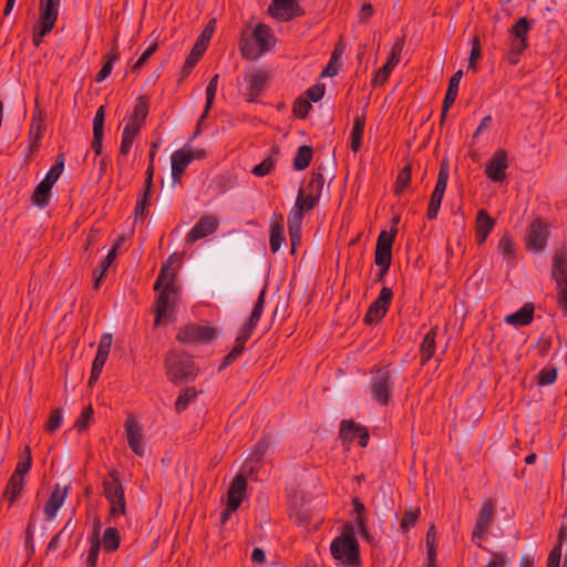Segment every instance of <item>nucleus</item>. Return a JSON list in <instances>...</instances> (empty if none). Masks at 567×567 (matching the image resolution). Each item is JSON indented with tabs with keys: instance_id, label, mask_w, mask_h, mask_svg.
I'll return each mask as SVG.
<instances>
[{
	"instance_id": "obj_36",
	"label": "nucleus",
	"mask_w": 567,
	"mask_h": 567,
	"mask_svg": "<svg viewBox=\"0 0 567 567\" xmlns=\"http://www.w3.org/2000/svg\"><path fill=\"white\" fill-rule=\"evenodd\" d=\"M53 186L41 181L32 195V203L39 208H44L50 203V193Z\"/></svg>"
},
{
	"instance_id": "obj_11",
	"label": "nucleus",
	"mask_w": 567,
	"mask_h": 567,
	"mask_svg": "<svg viewBox=\"0 0 567 567\" xmlns=\"http://www.w3.org/2000/svg\"><path fill=\"white\" fill-rule=\"evenodd\" d=\"M508 168V154L505 150H497L487 161L484 173L486 177L495 183H502L506 179V171Z\"/></svg>"
},
{
	"instance_id": "obj_62",
	"label": "nucleus",
	"mask_w": 567,
	"mask_h": 567,
	"mask_svg": "<svg viewBox=\"0 0 567 567\" xmlns=\"http://www.w3.org/2000/svg\"><path fill=\"white\" fill-rule=\"evenodd\" d=\"M244 348H245V343L236 340L235 347L225 357L223 367H227L230 362H233L244 351Z\"/></svg>"
},
{
	"instance_id": "obj_45",
	"label": "nucleus",
	"mask_w": 567,
	"mask_h": 567,
	"mask_svg": "<svg viewBox=\"0 0 567 567\" xmlns=\"http://www.w3.org/2000/svg\"><path fill=\"white\" fill-rule=\"evenodd\" d=\"M63 168H64V157H63V155H60L58 157L55 165H53L49 169V172L47 173L45 177L42 181L50 184L51 186H53L58 182L60 175L62 174Z\"/></svg>"
},
{
	"instance_id": "obj_46",
	"label": "nucleus",
	"mask_w": 567,
	"mask_h": 567,
	"mask_svg": "<svg viewBox=\"0 0 567 567\" xmlns=\"http://www.w3.org/2000/svg\"><path fill=\"white\" fill-rule=\"evenodd\" d=\"M411 181V168L409 166L403 167L396 177L395 193L401 194L410 184Z\"/></svg>"
},
{
	"instance_id": "obj_24",
	"label": "nucleus",
	"mask_w": 567,
	"mask_h": 567,
	"mask_svg": "<svg viewBox=\"0 0 567 567\" xmlns=\"http://www.w3.org/2000/svg\"><path fill=\"white\" fill-rule=\"evenodd\" d=\"M551 277L557 288L567 290V251L559 250L553 259Z\"/></svg>"
},
{
	"instance_id": "obj_21",
	"label": "nucleus",
	"mask_w": 567,
	"mask_h": 567,
	"mask_svg": "<svg viewBox=\"0 0 567 567\" xmlns=\"http://www.w3.org/2000/svg\"><path fill=\"white\" fill-rule=\"evenodd\" d=\"M404 43L402 40H398L391 48V54L386 60V63L378 70L374 82L378 84L384 83L390 76L391 72L399 64L401 54L403 51Z\"/></svg>"
},
{
	"instance_id": "obj_8",
	"label": "nucleus",
	"mask_w": 567,
	"mask_h": 567,
	"mask_svg": "<svg viewBox=\"0 0 567 567\" xmlns=\"http://www.w3.org/2000/svg\"><path fill=\"white\" fill-rule=\"evenodd\" d=\"M216 329L209 326L189 324L181 329L177 340L182 343H209L216 339Z\"/></svg>"
},
{
	"instance_id": "obj_61",
	"label": "nucleus",
	"mask_w": 567,
	"mask_h": 567,
	"mask_svg": "<svg viewBox=\"0 0 567 567\" xmlns=\"http://www.w3.org/2000/svg\"><path fill=\"white\" fill-rule=\"evenodd\" d=\"M92 414H93L92 408L91 406L85 408L83 410V412L81 413V415L79 416V419L76 420L75 427L79 431L84 430L86 427L89 421L91 420Z\"/></svg>"
},
{
	"instance_id": "obj_6",
	"label": "nucleus",
	"mask_w": 567,
	"mask_h": 567,
	"mask_svg": "<svg viewBox=\"0 0 567 567\" xmlns=\"http://www.w3.org/2000/svg\"><path fill=\"white\" fill-rule=\"evenodd\" d=\"M396 229L382 230L379 234L375 247L374 261L380 267L379 279H381L389 270L392 261V245L395 239Z\"/></svg>"
},
{
	"instance_id": "obj_9",
	"label": "nucleus",
	"mask_w": 567,
	"mask_h": 567,
	"mask_svg": "<svg viewBox=\"0 0 567 567\" xmlns=\"http://www.w3.org/2000/svg\"><path fill=\"white\" fill-rule=\"evenodd\" d=\"M124 432L132 452L137 456H144V426L134 416H128L124 422Z\"/></svg>"
},
{
	"instance_id": "obj_32",
	"label": "nucleus",
	"mask_w": 567,
	"mask_h": 567,
	"mask_svg": "<svg viewBox=\"0 0 567 567\" xmlns=\"http://www.w3.org/2000/svg\"><path fill=\"white\" fill-rule=\"evenodd\" d=\"M567 542V526H561L558 534V544L550 550L547 567H560L563 544Z\"/></svg>"
},
{
	"instance_id": "obj_41",
	"label": "nucleus",
	"mask_w": 567,
	"mask_h": 567,
	"mask_svg": "<svg viewBox=\"0 0 567 567\" xmlns=\"http://www.w3.org/2000/svg\"><path fill=\"white\" fill-rule=\"evenodd\" d=\"M218 79H219V75L215 74L210 79L209 83L206 86V91H205V94H206V105H205L204 113L202 114L199 121H203L207 116L208 111L212 107V104L214 102V99H215L216 92H217Z\"/></svg>"
},
{
	"instance_id": "obj_55",
	"label": "nucleus",
	"mask_w": 567,
	"mask_h": 567,
	"mask_svg": "<svg viewBox=\"0 0 567 567\" xmlns=\"http://www.w3.org/2000/svg\"><path fill=\"white\" fill-rule=\"evenodd\" d=\"M148 192L150 190L145 189L143 197L136 203V206H135L136 218L143 219L147 213V208L150 206Z\"/></svg>"
},
{
	"instance_id": "obj_5",
	"label": "nucleus",
	"mask_w": 567,
	"mask_h": 567,
	"mask_svg": "<svg viewBox=\"0 0 567 567\" xmlns=\"http://www.w3.org/2000/svg\"><path fill=\"white\" fill-rule=\"evenodd\" d=\"M32 458L30 447H25V457L18 462L10 480L3 492V498L8 501L9 505H12L17 498L21 495L23 487L27 483L28 473L31 468Z\"/></svg>"
},
{
	"instance_id": "obj_28",
	"label": "nucleus",
	"mask_w": 567,
	"mask_h": 567,
	"mask_svg": "<svg viewBox=\"0 0 567 567\" xmlns=\"http://www.w3.org/2000/svg\"><path fill=\"white\" fill-rule=\"evenodd\" d=\"M303 213L299 208H291L288 215V231L290 236L291 250L295 251L301 241V226Z\"/></svg>"
},
{
	"instance_id": "obj_20",
	"label": "nucleus",
	"mask_w": 567,
	"mask_h": 567,
	"mask_svg": "<svg viewBox=\"0 0 567 567\" xmlns=\"http://www.w3.org/2000/svg\"><path fill=\"white\" fill-rule=\"evenodd\" d=\"M493 514H494L493 503L491 501L484 503V505L482 506V508L478 513L475 528L472 534L473 542L476 543L478 546H481V540L483 539L485 533L487 532V529L491 525Z\"/></svg>"
},
{
	"instance_id": "obj_64",
	"label": "nucleus",
	"mask_w": 567,
	"mask_h": 567,
	"mask_svg": "<svg viewBox=\"0 0 567 567\" xmlns=\"http://www.w3.org/2000/svg\"><path fill=\"white\" fill-rule=\"evenodd\" d=\"M142 125L143 124L127 120V123L125 124L123 130V135L136 137L141 131Z\"/></svg>"
},
{
	"instance_id": "obj_37",
	"label": "nucleus",
	"mask_w": 567,
	"mask_h": 567,
	"mask_svg": "<svg viewBox=\"0 0 567 567\" xmlns=\"http://www.w3.org/2000/svg\"><path fill=\"white\" fill-rule=\"evenodd\" d=\"M285 243H286V237L284 234V226L277 220H271L270 238H269L271 251L277 252Z\"/></svg>"
},
{
	"instance_id": "obj_23",
	"label": "nucleus",
	"mask_w": 567,
	"mask_h": 567,
	"mask_svg": "<svg viewBox=\"0 0 567 567\" xmlns=\"http://www.w3.org/2000/svg\"><path fill=\"white\" fill-rule=\"evenodd\" d=\"M172 161V178L174 183L181 181V177L188 165L192 163L190 147L184 146L175 151L171 157Z\"/></svg>"
},
{
	"instance_id": "obj_56",
	"label": "nucleus",
	"mask_w": 567,
	"mask_h": 567,
	"mask_svg": "<svg viewBox=\"0 0 567 567\" xmlns=\"http://www.w3.org/2000/svg\"><path fill=\"white\" fill-rule=\"evenodd\" d=\"M100 549H101L100 539L92 540L91 547L89 549L87 557H86L89 567L96 566Z\"/></svg>"
},
{
	"instance_id": "obj_31",
	"label": "nucleus",
	"mask_w": 567,
	"mask_h": 567,
	"mask_svg": "<svg viewBox=\"0 0 567 567\" xmlns=\"http://www.w3.org/2000/svg\"><path fill=\"white\" fill-rule=\"evenodd\" d=\"M463 76L462 71L455 72L450 79L449 87L444 97L442 120H444L447 110L455 102L458 93L460 83Z\"/></svg>"
},
{
	"instance_id": "obj_17",
	"label": "nucleus",
	"mask_w": 567,
	"mask_h": 567,
	"mask_svg": "<svg viewBox=\"0 0 567 567\" xmlns=\"http://www.w3.org/2000/svg\"><path fill=\"white\" fill-rule=\"evenodd\" d=\"M340 437L344 443L358 441L359 445L362 447H365L369 443V433L367 429L352 421L341 422Z\"/></svg>"
},
{
	"instance_id": "obj_25",
	"label": "nucleus",
	"mask_w": 567,
	"mask_h": 567,
	"mask_svg": "<svg viewBox=\"0 0 567 567\" xmlns=\"http://www.w3.org/2000/svg\"><path fill=\"white\" fill-rule=\"evenodd\" d=\"M217 228V221L213 216L202 217L195 226L187 234L186 241L188 244L195 243L196 240L204 238Z\"/></svg>"
},
{
	"instance_id": "obj_22",
	"label": "nucleus",
	"mask_w": 567,
	"mask_h": 567,
	"mask_svg": "<svg viewBox=\"0 0 567 567\" xmlns=\"http://www.w3.org/2000/svg\"><path fill=\"white\" fill-rule=\"evenodd\" d=\"M309 187L311 188V192H307V189H300L298 193V196L296 198L293 208H299L301 213L311 210L317 202H318V195L313 193L315 188H321L322 187V179L320 176L312 178L309 183Z\"/></svg>"
},
{
	"instance_id": "obj_3",
	"label": "nucleus",
	"mask_w": 567,
	"mask_h": 567,
	"mask_svg": "<svg viewBox=\"0 0 567 567\" xmlns=\"http://www.w3.org/2000/svg\"><path fill=\"white\" fill-rule=\"evenodd\" d=\"M276 44V37L267 24L258 23L252 31L241 32L239 49L241 55L248 60H257Z\"/></svg>"
},
{
	"instance_id": "obj_14",
	"label": "nucleus",
	"mask_w": 567,
	"mask_h": 567,
	"mask_svg": "<svg viewBox=\"0 0 567 567\" xmlns=\"http://www.w3.org/2000/svg\"><path fill=\"white\" fill-rule=\"evenodd\" d=\"M548 234V228L543 221L535 220L532 223L526 237L527 250L534 254L544 250L547 244Z\"/></svg>"
},
{
	"instance_id": "obj_38",
	"label": "nucleus",
	"mask_w": 567,
	"mask_h": 567,
	"mask_svg": "<svg viewBox=\"0 0 567 567\" xmlns=\"http://www.w3.org/2000/svg\"><path fill=\"white\" fill-rule=\"evenodd\" d=\"M497 250L502 255L503 259L506 260L507 262L512 261L515 258L516 245L508 234H504L501 237Z\"/></svg>"
},
{
	"instance_id": "obj_27",
	"label": "nucleus",
	"mask_w": 567,
	"mask_h": 567,
	"mask_svg": "<svg viewBox=\"0 0 567 567\" xmlns=\"http://www.w3.org/2000/svg\"><path fill=\"white\" fill-rule=\"evenodd\" d=\"M495 227V219L485 209L478 210L475 220V234L478 245H483Z\"/></svg>"
},
{
	"instance_id": "obj_13",
	"label": "nucleus",
	"mask_w": 567,
	"mask_h": 567,
	"mask_svg": "<svg viewBox=\"0 0 567 567\" xmlns=\"http://www.w3.org/2000/svg\"><path fill=\"white\" fill-rule=\"evenodd\" d=\"M449 181V171L446 167H441L437 176V181L434 190L431 195L430 203L427 206L426 216L429 219H435L437 217Z\"/></svg>"
},
{
	"instance_id": "obj_48",
	"label": "nucleus",
	"mask_w": 567,
	"mask_h": 567,
	"mask_svg": "<svg viewBox=\"0 0 567 567\" xmlns=\"http://www.w3.org/2000/svg\"><path fill=\"white\" fill-rule=\"evenodd\" d=\"M275 168V162L272 158L267 157L261 163L256 165L251 173L258 177L268 175Z\"/></svg>"
},
{
	"instance_id": "obj_50",
	"label": "nucleus",
	"mask_w": 567,
	"mask_h": 567,
	"mask_svg": "<svg viewBox=\"0 0 567 567\" xmlns=\"http://www.w3.org/2000/svg\"><path fill=\"white\" fill-rule=\"evenodd\" d=\"M105 109L100 106L93 117V135H103Z\"/></svg>"
},
{
	"instance_id": "obj_19",
	"label": "nucleus",
	"mask_w": 567,
	"mask_h": 567,
	"mask_svg": "<svg viewBox=\"0 0 567 567\" xmlns=\"http://www.w3.org/2000/svg\"><path fill=\"white\" fill-rule=\"evenodd\" d=\"M392 383L386 371H378L372 379V399L381 404H386L391 395Z\"/></svg>"
},
{
	"instance_id": "obj_63",
	"label": "nucleus",
	"mask_w": 567,
	"mask_h": 567,
	"mask_svg": "<svg viewBox=\"0 0 567 567\" xmlns=\"http://www.w3.org/2000/svg\"><path fill=\"white\" fill-rule=\"evenodd\" d=\"M480 56H481V45H480L478 40L475 39L473 41V45H472L471 54H470V61H468L470 69L476 70L475 61L477 59H480Z\"/></svg>"
},
{
	"instance_id": "obj_4",
	"label": "nucleus",
	"mask_w": 567,
	"mask_h": 567,
	"mask_svg": "<svg viewBox=\"0 0 567 567\" xmlns=\"http://www.w3.org/2000/svg\"><path fill=\"white\" fill-rule=\"evenodd\" d=\"M103 495L110 505V519L126 514L125 489L116 470L110 471L103 478Z\"/></svg>"
},
{
	"instance_id": "obj_42",
	"label": "nucleus",
	"mask_w": 567,
	"mask_h": 567,
	"mask_svg": "<svg viewBox=\"0 0 567 567\" xmlns=\"http://www.w3.org/2000/svg\"><path fill=\"white\" fill-rule=\"evenodd\" d=\"M198 395V392L194 388H187L178 395L175 402V410L179 413L188 408Z\"/></svg>"
},
{
	"instance_id": "obj_35",
	"label": "nucleus",
	"mask_w": 567,
	"mask_h": 567,
	"mask_svg": "<svg viewBox=\"0 0 567 567\" xmlns=\"http://www.w3.org/2000/svg\"><path fill=\"white\" fill-rule=\"evenodd\" d=\"M364 126H365L364 115H357L353 121V128L351 131V136H350V140H351L350 147L354 153H357L361 148Z\"/></svg>"
},
{
	"instance_id": "obj_10",
	"label": "nucleus",
	"mask_w": 567,
	"mask_h": 567,
	"mask_svg": "<svg viewBox=\"0 0 567 567\" xmlns=\"http://www.w3.org/2000/svg\"><path fill=\"white\" fill-rule=\"evenodd\" d=\"M71 485L70 484H60L56 483L49 498L43 505V514L47 520L52 522L56 518L59 511L65 503V499L70 493Z\"/></svg>"
},
{
	"instance_id": "obj_49",
	"label": "nucleus",
	"mask_w": 567,
	"mask_h": 567,
	"mask_svg": "<svg viewBox=\"0 0 567 567\" xmlns=\"http://www.w3.org/2000/svg\"><path fill=\"white\" fill-rule=\"evenodd\" d=\"M264 305H265V290H262L260 292V295L254 306L251 315L248 319L249 322L257 326V323L262 315V311H264Z\"/></svg>"
},
{
	"instance_id": "obj_54",
	"label": "nucleus",
	"mask_w": 567,
	"mask_h": 567,
	"mask_svg": "<svg viewBox=\"0 0 567 567\" xmlns=\"http://www.w3.org/2000/svg\"><path fill=\"white\" fill-rule=\"evenodd\" d=\"M147 115V106L140 102L134 106L133 113L128 120L143 124Z\"/></svg>"
},
{
	"instance_id": "obj_12",
	"label": "nucleus",
	"mask_w": 567,
	"mask_h": 567,
	"mask_svg": "<svg viewBox=\"0 0 567 567\" xmlns=\"http://www.w3.org/2000/svg\"><path fill=\"white\" fill-rule=\"evenodd\" d=\"M247 482L243 475H237L228 489L226 509L221 514V522L225 523L231 513L236 512L246 494Z\"/></svg>"
},
{
	"instance_id": "obj_57",
	"label": "nucleus",
	"mask_w": 567,
	"mask_h": 567,
	"mask_svg": "<svg viewBox=\"0 0 567 567\" xmlns=\"http://www.w3.org/2000/svg\"><path fill=\"white\" fill-rule=\"evenodd\" d=\"M419 517V511H410L406 512L401 520V528L403 532H408L411 527L414 526L416 519Z\"/></svg>"
},
{
	"instance_id": "obj_30",
	"label": "nucleus",
	"mask_w": 567,
	"mask_h": 567,
	"mask_svg": "<svg viewBox=\"0 0 567 567\" xmlns=\"http://www.w3.org/2000/svg\"><path fill=\"white\" fill-rule=\"evenodd\" d=\"M534 311L535 308L533 303H525L514 313L507 315L504 318V321L515 328L525 327L532 323L534 319Z\"/></svg>"
},
{
	"instance_id": "obj_29",
	"label": "nucleus",
	"mask_w": 567,
	"mask_h": 567,
	"mask_svg": "<svg viewBox=\"0 0 567 567\" xmlns=\"http://www.w3.org/2000/svg\"><path fill=\"white\" fill-rule=\"evenodd\" d=\"M244 81L246 83L247 95L249 99H254L264 89L267 75L261 70H251L245 73Z\"/></svg>"
},
{
	"instance_id": "obj_53",
	"label": "nucleus",
	"mask_w": 567,
	"mask_h": 567,
	"mask_svg": "<svg viewBox=\"0 0 567 567\" xmlns=\"http://www.w3.org/2000/svg\"><path fill=\"white\" fill-rule=\"evenodd\" d=\"M557 371L555 368H544L539 372V384L549 385L556 381Z\"/></svg>"
},
{
	"instance_id": "obj_33",
	"label": "nucleus",
	"mask_w": 567,
	"mask_h": 567,
	"mask_svg": "<svg viewBox=\"0 0 567 567\" xmlns=\"http://www.w3.org/2000/svg\"><path fill=\"white\" fill-rule=\"evenodd\" d=\"M44 132V120L42 114L35 113L32 116L29 131L30 147L37 148Z\"/></svg>"
},
{
	"instance_id": "obj_51",
	"label": "nucleus",
	"mask_w": 567,
	"mask_h": 567,
	"mask_svg": "<svg viewBox=\"0 0 567 567\" xmlns=\"http://www.w3.org/2000/svg\"><path fill=\"white\" fill-rule=\"evenodd\" d=\"M63 421L62 411L60 409H54L45 424V430L48 432H53L58 430Z\"/></svg>"
},
{
	"instance_id": "obj_44",
	"label": "nucleus",
	"mask_w": 567,
	"mask_h": 567,
	"mask_svg": "<svg viewBox=\"0 0 567 567\" xmlns=\"http://www.w3.org/2000/svg\"><path fill=\"white\" fill-rule=\"evenodd\" d=\"M121 241H118L117 244H115L111 250L109 251L106 258L101 262V270H100V274L97 276H95V282H94V288L97 289L99 286H100V282L101 280L103 279L107 268L111 266V264L114 261L115 257H116V250L120 246Z\"/></svg>"
},
{
	"instance_id": "obj_52",
	"label": "nucleus",
	"mask_w": 567,
	"mask_h": 567,
	"mask_svg": "<svg viewBox=\"0 0 567 567\" xmlns=\"http://www.w3.org/2000/svg\"><path fill=\"white\" fill-rule=\"evenodd\" d=\"M310 109V101L308 99L299 97L293 104V114L302 118L307 116Z\"/></svg>"
},
{
	"instance_id": "obj_59",
	"label": "nucleus",
	"mask_w": 567,
	"mask_h": 567,
	"mask_svg": "<svg viewBox=\"0 0 567 567\" xmlns=\"http://www.w3.org/2000/svg\"><path fill=\"white\" fill-rule=\"evenodd\" d=\"M307 97L311 102H318L322 99L324 94V86L321 84H316L311 87H309L306 92Z\"/></svg>"
},
{
	"instance_id": "obj_43",
	"label": "nucleus",
	"mask_w": 567,
	"mask_h": 567,
	"mask_svg": "<svg viewBox=\"0 0 567 567\" xmlns=\"http://www.w3.org/2000/svg\"><path fill=\"white\" fill-rule=\"evenodd\" d=\"M489 554L488 560L484 567H511V560L506 553L487 550Z\"/></svg>"
},
{
	"instance_id": "obj_47",
	"label": "nucleus",
	"mask_w": 567,
	"mask_h": 567,
	"mask_svg": "<svg viewBox=\"0 0 567 567\" xmlns=\"http://www.w3.org/2000/svg\"><path fill=\"white\" fill-rule=\"evenodd\" d=\"M340 68V54L334 51L332 56L328 63V65L322 70L321 76L331 78L338 74Z\"/></svg>"
},
{
	"instance_id": "obj_60",
	"label": "nucleus",
	"mask_w": 567,
	"mask_h": 567,
	"mask_svg": "<svg viewBox=\"0 0 567 567\" xmlns=\"http://www.w3.org/2000/svg\"><path fill=\"white\" fill-rule=\"evenodd\" d=\"M255 328L256 324H252L251 322L247 321L241 326L240 330L238 331L236 340L246 343Z\"/></svg>"
},
{
	"instance_id": "obj_15",
	"label": "nucleus",
	"mask_w": 567,
	"mask_h": 567,
	"mask_svg": "<svg viewBox=\"0 0 567 567\" xmlns=\"http://www.w3.org/2000/svg\"><path fill=\"white\" fill-rule=\"evenodd\" d=\"M392 297V290L388 287H383L377 300L373 301L369 307L364 317V321L368 323H373L381 320L389 309Z\"/></svg>"
},
{
	"instance_id": "obj_2",
	"label": "nucleus",
	"mask_w": 567,
	"mask_h": 567,
	"mask_svg": "<svg viewBox=\"0 0 567 567\" xmlns=\"http://www.w3.org/2000/svg\"><path fill=\"white\" fill-rule=\"evenodd\" d=\"M358 517L352 524L346 525L340 536L333 539L330 549L333 558L347 566H355L360 561L359 545L355 535L368 536L367 527L360 512L363 505L355 503Z\"/></svg>"
},
{
	"instance_id": "obj_1",
	"label": "nucleus",
	"mask_w": 567,
	"mask_h": 567,
	"mask_svg": "<svg viewBox=\"0 0 567 567\" xmlns=\"http://www.w3.org/2000/svg\"><path fill=\"white\" fill-rule=\"evenodd\" d=\"M181 257L172 255L163 265L155 290H159L156 302L155 326L174 321V307L177 300V286L175 284L176 268L179 267Z\"/></svg>"
},
{
	"instance_id": "obj_16",
	"label": "nucleus",
	"mask_w": 567,
	"mask_h": 567,
	"mask_svg": "<svg viewBox=\"0 0 567 567\" xmlns=\"http://www.w3.org/2000/svg\"><path fill=\"white\" fill-rule=\"evenodd\" d=\"M532 29L530 21L523 17L509 30L511 43L513 52L522 53L527 48V37Z\"/></svg>"
},
{
	"instance_id": "obj_18",
	"label": "nucleus",
	"mask_w": 567,
	"mask_h": 567,
	"mask_svg": "<svg viewBox=\"0 0 567 567\" xmlns=\"http://www.w3.org/2000/svg\"><path fill=\"white\" fill-rule=\"evenodd\" d=\"M269 12L275 19L281 21H289L301 14L297 0H272Z\"/></svg>"
},
{
	"instance_id": "obj_40",
	"label": "nucleus",
	"mask_w": 567,
	"mask_h": 567,
	"mask_svg": "<svg viewBox=\"0 0 567 567\" xmlns=\"http://www.w3.org/2000/svg\"><path fill=\"white\" fill-rule=\"evenodd\" d=\"M435 329H431L425 334L421 343V355L423 361L430 360L435 351Z\"/></svg>"
},
{
	"instance_id": "obj_7",
	"label": "nucleus",
	"mask_w": 567,
	"mask_h": 567,
	"mask_svg": "<svg viewBox=\"0 0 567 567\" xmlns=\"http://www.w3.org/2000/svg\"><path fill=\"white\" fill-rule=\"evenodd\" d=\"M167 375L172 381H182L196 374L189 357L171 352L165 359Z\"/></svg>"
},
{
	"instance_id": "obj_34",
	"label": "nucleus",
	"mask_w": 567,
	"mask_h": 567,
	"mask_svg": "<svg viewBox=\"0 0 567 567\" xmlns=\"http://www.w3.org/2000/svg\"><path fill=\"white\" fill-rule=\"evenodd\" d=\"M121 537L115 527H107L102 538H100V547L107 553L115 551L120 546Z\"/></svg>"
},
{
	"instance_id": "obj_58",
	"label": "nucleus",
	"mask_w": 567,
	"mask_h": 567,
	"mask_svg": "<svg viewBox=\"0 0 567 567\" xmlns=\"http://www.w3.org/2000/svg\"><path fill=\"white\" fill-rule=\"evenodd\" d=\"M435 542L436 530L434 526H431L426 534L427 555L431 556V558L436 557Z\"/></svg>"
},
{
	"instance_id": "obj_39",
	"label": "nucleus",
	"mask_w": 567,
	"mask_h": 567,
	"mask_svg": "<svg viewBox=\"0 0 567 567\" xmlns=\"http://www.w3.org/2000/svg\"><path fill=\"white\" fill-rule=\"evenodd\" d=\"M312 158V150L309 146H300L297 151V154L293 158V167L297 171H302L307 168Z\"/></svg>"
},
{
	"instance_id": "obj_26",
	"label": "nucleus",
	"mask_w": 567,
	"mask_h": 567,
	"mask_svg": "<svg viewBox=\"0 0 567 567\" xmlns=\"http://www.w3.org/2000/svg\"><path fill=\"white\" fill-rule=\"evenodd\" d=\"M61 0H41L40 23L44 24V30H52L59 16Z\"/></svg>"
}]
</instances>
